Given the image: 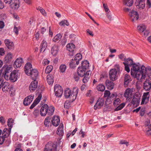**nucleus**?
I'll use <instances>...</instances> for the list:
<instances>
[{
    "mask_svg": "<svg viewBox=\"0 0 151 151\" xmlns=\"http://www.w3.org/2000/svg\"><path fill=\"white\" fill-rule=\"evenodd\" d=\"M146 68L143 65L141 67L139 63H134L131 67V75L134 78H136L139 81H142L146 77L147 71L148 68Z\"/></svg>",
    "mask_w": 151,
    "mask_h": 151,
    "instance_id": "obj_1",
    "label": "nucleus"
},
{
    "mask_svg": "<svg viewBox=\"0 0 151 151\" xmlns=\"http://www.w3.org/2000/svg\"><path fill=\"white\" fill-rule=\"evenodd\" d=\"M78 92L77 87H74L72 91L69 88H66L64 92V96L67 98H70L72 101L75 100L77 97Z\"/></svg>",
    "mask_w": 151,
    "mask_h": 151,
    "instance_id": "obj_2",
    "label": "nucleus"
},
{
    "mask_svg": "<svg viewBox=\"0 0 151 151\" xmlns=\"http://www.w3.org/2000/svg\"><path fill=\"white\" fill-rule=\"evenodd\" d=\"M147 71L146 77L144 80H146L143 83V88L147 91L150 90L151 88V84L150 82L151 80V67H149Z\"/></svg>",
    "mask_w": 151,
    "mask_h": 151,
    "instance_id": "obj_3",
    "label": "nucleus"
},
{
    "mask_svg": "<svg viewBox=\"0 0 151 151\" xmlns=\"http://www.w3.org/2000/svg\"><path fill=\"white\" fill-rule=\"evenodd\" d=\"M133 60L130 58H128L125 60L123 63L125 67V69L127 72L129 73L130 71L129 67H131L134 63Z\"/></svg>",
    "mask_w": 151,
    "mask_h": 151,
    "instance_id": "obj_4",
    "label": "nucleus"
},
{
    "mask_svg": "<svg viewBox=\"0 0 151 151\" xmlns=\"http://www.w3.org/2000/svg\"><path fill=\"white\" fill-rule=\"evenodd\" d=\"M146 26L143 24H141L137 27V30L139 32L143 33V36L146 37L148 35L149 31L146 29Z\"/></svg>",
    "mask_w": 151,
    "mask_h": 151,
    "instance_id": "obj_5",
    "label": "nucleus"
},
{
    "mask_svg": "<svg viewBox=\"0 0 151 151\" xmlns=\"http://www.w3.org/2000/svg\"><path fill=\"white\" fill-rule=\"evenodd\" d=\"M133 90V88H128L125 90L124 93V96L126 98V102H129L131 101L132 97Z\"/></svg>",
    "mask_w": 151,
    "mask_h": 151,
    "instance_id": "obj_6",
    "label": "nucleus"
},
{
    "mask_svg": "<svg viewBox=\"0 0 151 151\" xmlns=\"http://www.w3.org/2000/svg\"><path fill=\"white\" fill-rule=\"evenodd\" d=\"M57 146L56 144L49 142L45 145L44 151H57Z\"/></svg>",
    "mask_w": 151,
    "mask_h": 151,
    "instance_id": "obj_7",
    "label": "nucleus"
},
{
    "mask_svg": "<svg viewBox=\"0 0 151 151\" xmlns=\"http://www.w3.org/2000/svg\"><path fill=\"white\" fill-rule=\"evenodd\" d=\"M1 87L3 92L8 91L10 88L9 84L6 81L4 82L3 79L0 78V89Z\"/></svg>",
    "mask_w": 151,
    "mask_h": 151,
    "instance_id": "obj_8",
    "label": "nucleus"
},
{
    "mask_svg": "<svg viewBox=\"0 0 151 151\" xmlns=\"http://www.w3.org/2000/svg\"><path fill=\"white\" fill-rule=\"evenodd\" d=\"M117 71L115 69H111L109 71V78L111 81H114L118 79Z\"/></svg>",
    "mask_w": 151,
    "mask_h": 151,
    "instance_id": "obj_9",
    "label": "nucleus"
},
{
    "mask_svg": "<svg viewBox=\"0 0 151 151\" xmlns=\"http://www.w3.org/2000/svg\"><path fill=\"white\" fill-rule=\"evenodd\" d=\"M129 15L130 19L133 22H135L139 18V14L136 11L132 10L129 12Z\"/></svg>",
    "mask_w": 151,
    "mask_h": 151,
    "instance_id": "obj_10",
    "label": "nucleus"
},
{
    "mask_svg": "<svg viewBox=\"0 0 151 151\" xmlns=\"http://www.w3.org/2000/svg\"><path fill=\"white\" fill-rule=\"evenodd\" d=\"M54 91L56 96L60 97L63 93V88L59 85L56 84L54 87Z\"/></svg>",
    "mask_w": 151,
    "mask_h": 151,
    "instance_id": "obj_11",
    "label": "nucleus"
},
{
    "mask_svg": "<svg viewBox=\"0 0 151 151\" xmlns=\"http://www.w3.org/2000/svg\"><path fill=\"white\" fill-rule=\"evenodd\" d=\"M23 63V61L22 58H18L16 60L14 63V67L15 68H20L21 66Z\"/></svg>",
    "mask_w": 151,
    "mask_h": 151,
    "instance_id": "obj_12",
    "label": "nucleus"
},
{
    "mask_svg": "<svg viewBox=\"0 0 151 151\" xmlns=\"http://www.w3.org/2000/svg\"><path fill=\"white\" fill-rule=\"evenodd\" d=\"M34 97V95H30L26 97L24 100L23 103L24 105H29L32 101Z\"/></svg>",
    "mask_w": 151,
    "mask_h": 151,
    "instance_id": "obj_13",
    "label": "nucleus"
},
{
    "mask_svg": "<svg viewBox=\"0 0 151 151\" xmlns=\"http://www.w3.org/2000/svg\"><path fill=\"white\" fill-rule=\"evenodd\" d=\"M18 70H14L10 74V80L12 81V82H15L17 81L18 77Z\"/></svg>",
    "mask_w": 151,
    "mask_h": 151,
    "instance_id": "obj_14",
    "label": "nucleus"
},
{
    "mask_svg": "<svg viewBox=\"0 0 151 151\" xmlns=\"http://www.w3.org/2000/svg\"><path fill=\"white\" fill-rule=\"evenodd\" d=\"M145 0H136L135 4L137 7L139 9H143L145 7Z\"/></svg>",
    "mask_w": 151,
    "mask_h": 151,
    "instance_id": "obj_15",
    "label": "nucleus"
},
{
    "mask_svg": "<svg viewBox=\"0 0 151 151\" xmlns=\"http://www.w3.org/2000/svg\"><path fill=\"white\" fill-rule=\"evenodd\" d=\"M149 97L148 92L144 93L142 96L141 105L146 104L149 101Z\"/></svg>",
    "mask_w": 151,
    "mask_h": 151,
    "instance_id": "obj_16",
    "label": "nucleus"
},
{
    "mask_svg": "<svg viewBox=\"0 0 151 151\" xmlns=\"http://www.w3.org/2000/svg\"><path fill=\"white\" fill-rule=\"evenodd\" d=\"M19 0H13L10 4V7L14 10L17 9L19 6Z\"/></svg>",
    "mask_w": 151,
    "mask_h": 151,
    "instance_id": "obj_17",
    "label": "nucleus"
},
{
    "mask_svg": "<svg viewBox=\"0 0 151 151\" xmlns=\"http://www.w3.org/2000/svg\"><path fill=\"white\" fill-rule=\"evenodd\" d=\"M104 103V100L102 98H99L95 105L94 108L95 109H100L103 106Z\"/></svg>",
    "mask_w": 151,
    "mask_h": 151,
    "instance_id": "obj_18",
    "label": "nucleus"
},
{
    "mask_svg": "<svg viewBox=\"0 0 151 151\" xmlns=\"http://www.w3.org/2000/svg\"><path fill=\"white\" fill-rule=\"evenodd\" d=\"M48 109V106L45 104L43 105L40 109V114L42 116H44L47 113V109Z\"/></svg>",
    "mask_w": 151,
    "mask_h": 151,
    "instance_id": "obj_19",
    "label": "nucleus"
},
{
    "mask_svg": "<svg viewBox=\"0 0 151 151\" xmlns=\"http://www.w3.org/2000/svg\"><path fill=\"white\" fill-rule=\"evenodd\" d=\"M33 69L32 68L31 64L28 63L26 64L24 67V71L27 75H30L29 72H31V70Z\"/></svg>",
    "mask_w": 151,
    "mask_h": 151,
    "instance_id": "obj_20",
    "label": "nucleus"
},
{
    "mask_svg": "<svg viewBox=\"0 0 151 151\" xmlns=\"http://www.w3.org/2000/svg\"><path fill=\"white\" fill-rule=\"evenodd\" d=\"M37 81L36 80L32 82L29 86V89L30 91H33L36 89L37 86Z\"/></svg>",
    "mask_w": 151,
    "mask_h": 151,
    "instance_id": "obj_21",
    "label": "nucleus"
},
{
    "mask_svg": "<svg viewBox=\"0 0 151 151\" xmlns=\"http://www.w3.org/2000/svg\"><path fill=\"white\" fill-rule=\"evenodd\" d=\"M4 42L7 47L9 49H13L14 47V45L11 41L9 39H6L4 40Z\"/></svg>",
    "mask_w": 151,
    "mask_h": 151,
    "instance_id": "obj_22",
    "label": "nucleus"
},
{
    "mask_svg": "<svg viewBox=\"0 0 151 151\" xmlns=\"http://www.w3.org/2000/svg\"><path fill=\"white\" fill-rule=\"evenodd\" d=\"M42 97V94L41 93L39 94L37 98L34 101L33 104L30 106V108L31 109H32L36 105L38 104L40 101Z\"/></svg>",
    "mask_w": 151,
    "mask_h": 151,
    "instance_id": "obj_23",
    "label": "nucleus"
},
{
    "mask_svg": "<svg viewBox=\"0 0 151 151\" xmlns=\"http://www.w3.org/2000/svg\"><path fill=\"white\" fill-rule=\"evenodd\" d=\"M52 124L55 126H57L60 122V119L59 117L58 116H54L53 117L51 121Z\"/></svg>",
    "mask_w": 151,
    "mask_h": 151,
    "instance_id": "obj_24",
    "label": "nucleus"
},
{
    "mask_svg": "<svg viewBox=\"0 0 151 151\" xmlns=\"http://www.w3.org/2000/svg\"><path fill=\"white\" fill-rule=\"evenodd\" d=\"M30 75H27L30 76L33 80H36L38 74V73L37 70L35 69H32L31 72H29Z\"/></svg>",
    "mask_w": 151,
    "mask_h": 151,
    "instance_id": "obj_25",
    "label": "nucleus"
},
{
    "mask_svg": "<svg viewBox=\"0 0 151 151\" xmlns=\"http://www.w3.org/2000/svg\"><path fill=\"white\" fill-rule=\"evenodd\" d=\"M105 84L107 88L109 90H112L114 86V83L109 79H107L105 81Z\"/></svg>",
    "mask_w": 151,
    "mask_h": 151,
    "instance_id": "obj_26",
    "label": "nucleus"
},
{
    "mask_svg": "<svg viewBox=\"0 0 151 151\" xmlns=\"http://www.w3.org/2000/svg\"><path fill=\"white\" fill-rule=\"evenodd\" d=\"M86 70L81 67H79L77 69L78 74L79 76L83 77L86 75Z\"/></svg>",
    "mask_w": 151,
    "mask_h": 151,
    "instance_id": "obj_27",
    "label": "nucleus"
},
{
    "mask_svg": "<svg viewBox=\"0 0 151 151\" xmlns=\"http://www.w3.org/2000/svg\"><path fill=\"white\" fill-rule=\"evenodd\" d=\"M140 96L139 95L137 96V94L135 95L131 101V103L133 104H139L140 101Z\"/></svg>",
    "mask_w": 151,
    "mask_h": 151,
    "instance_id": "obj_28",
    "label": "nucleus"
},
{
    "mask_svg": "<svg viewBox=\"0 0 151 151\" xmlns=\"http://www.w3.org/2000/svg\"><path fill=\"white\" fill-rule=\"evenodd\" d=\"M58 47L57 45H53L51 49V53L53 56L57 55L58 51Z\"/></svg>",
    "mask_w": 151,
    "mask_h": 151,
    "instance_id": "obj_29",
    "label": "nucleus"
},
{
    "mask_svg": "<svg viewBox=\"0 0 151 151\" xmlns=\"http://www.w3.org/2000/svg\"><path fill=\"white\" fill-rule=\"evenodd\" d=\"M12 65H6L3 66L2 70L4 71L5 73H8L9 72L12 70Z\"/></svg>",
    "mask_w": 151,
    "mask_h": 151,
    "instance_id": "obj_30",
    "label": "nucleus"
},
{
    "mask_svg": "<svg viewBox=\"0 0 151 151\" xmlns=\"http://www.w3.org/2000/svg\"><path fill=\"white\" fill-rule=\"evenodd\" d=\"M91 73V72L90 70H88L86 72V75L84 76V77L83 80L84 83H87L88 81Z\"/></svg>",
    "mask_w": 151,
    "mask_h": 151,
    "instance_id": "obj_31",
    "label": "nucleus"
},
{
    "mask_svg": "<svg viewBox=\"0 0 151 151\" xmlns=\"http://www.w3.org/2000/svg\"><path fill=\"white\" fill-rule=\"evenodd\" d=\"M57 133L59 136H62L63 134V124L61 123L59 126L57 131Z\"/></svg>",
    "mask_w": 151,
    "mask_h": 151,
    "instance_id": "obj_32",
    "label": "nucleus"
},
{
    "mask_svg": "<svg viewBox=\"0 0 151 151\" xmlns=\"http://www.w3.org/2000/svg\"><path fill=\"white\" fill-rule=\"evenodd\" d=\"M11 131V129H9L6 128L4 129L2 132V137L5 139L8 137L10 134Z\"/></svg>",
    "mask_w": 151,
    "mask_h": 151,
    "instance_id": "obj_33",
    "label": "nucleus"
},
{
    "mask_svg": "<svg viewBox=\"0 0 151 151\" xmlns=\"http://www.w3.org/2000/svg\"><path fill=\"white\" fill-rule=\"evenodd\" d=\"M132 81V79L130 76L128 74L125 75L124 79V85L127 86L129 83Z\"/></svg>",
    "mask_w": 151,
    "mask_h": 151,
    "instance_id": "obj_34",
    "label": "nucleus"
},
{
    "mask_svg": "<svg viewBox=\"0 0 151 151\" xmlns=\"http://www.w3.org/2000/svg\"><path fill=\"white\" fill-rule=\"evenodd\" d=\"M117 96V94L116 93H113L112 94L107 98L106 100V102H108V104L111 103L112 101L114 100L115 98H116Z\"/></svg>",
    "mask_w": 151,
    "mask_h": 151,
    "instance_id": "obj_35",
    "label": "nucleus"
},
{
    "mask_svg": "<svg viewBox=\"0 0 151 151\" xmlns=\"http://www.w3.org/2000/svg\"><path fill=\"white\" fill-rule=\"evenodd\" d=\"M47 47V43L45 40H43L42 41L40 45V51L44 52Z\"/></svg>",
    "mask_w": 151,
    "mask_h": 151,
    "instance_id": "obj_36",
    "label": "nucleus"
},
{
    "mask_svg": "<svg viewBox=\"0 0 151 151\" xmlns=\"http://www.w3.org/2000/svg\"><path fill=\"white\" fill-rule=\"evenodd\" d=\"M82 58V56L80 53H78L76 54L74 58V60L76 61V64L77 65H78L79 63V61L81 60Z\"/></svg>",
    "mask_w": 151,
    "mask_h": 151,
    "instance_id": "obj_37",
    "label": "nucleus"
},
{
    "mask_svg": "<svg viewBox=\"0 0 151 151\" xmlns=\"http://www.w3.org/2000/svg\"><path fill=\"white\" fill-rule=\"evenodd\" d=\"M55 111V108L53 106H48L47 109V114L49 115H52L54 113Z\"/></svg>",
    "mask_w": 151,
    "mask_h": 151,
    "instance_id": "obj_38",
    "label": "nucleus"
},
{
    "mask_svg": "<svg viewBox=\"0 0 151 151\" xmlns=\"http://www.w3.org/2000/svg\"><path fill=\"white\" fill-rule=\"evenodd\" d=\"M67 50L70 52H73L75 48V45L73 43H69L66 45Z\"/></svg>",
    "mask_w": 151,
    "mask_h": 151,
    "instance_id": "obj_39",
    "label": "nucleus"
},
{
    "mask_svg": "<svg viewBox=\"0 0 151 151\" xmlns=\"http://www.w3.org/2000/svg\"><path fill=\"white\" fill-rule=\"evenodd\" d=\"M47 80L49 85L52 84L54 82L53 77L52 75L50 74H48L47 76Z\"/></svg>",
    "mask_w": 151,
    "mask_h": 151,
    "instance_id": "obj_40",
    "label": "nucleus"
},
{
    "mask_svg": "<svg viewBox=\"0 0 151 151\" xmlns=\"http://www.w3.org/2000/svg\"><path fill=\"white\" fill-rule=\"evenodd\" d=\"M89 64L87 60H85L83 61L81 63V67L84 69L87 70L89 68Z\"/></svg>",
    "mask_w": 151,
    "mask_h": 151,
    "instance_id": "obj_41",
    "label": "nucleus"
},
{
    "mask_svg": "<svg viewBox=\"0 0 151 151\" xmlns=\"http://www.w3.org/2000/svg\"><path fill=\"white\" fill-rule=\"evenodd\" d=\"M123 4L127 6H132L133 3V0H123Z\"/></svg>",
    "mask_w": 151,
    "mask_h": 151,
    "instance_id": "obj_42",
    "label": "nucleus"
},
{
    "mask_svg": "<svg viewBox=\"0 0 151 151\" xmlns=\"http://www.w3.org/2000/svg\"><path fill=\"white\" fill-rule=\"evenodd\" d=\"M62 37V35L60 34H58L53 37L52 40L55 42L59 41L60 40Z\"/></svg>",
    "mask_w": 151,
    "mask_h": 151,
    "instance_id": "obj_43",
    "label": "nucleus"
},
{
    "mask_svg": "<svg viewBox=\"0 0 151 151\" xmlns=\"http://www.w3.org/2000/svg\"><path fill=\"white\" fill-rule=\"evenodd\" d=\"M66 68L67 66L65 64H61L59 67V72L61 73H64L65 72Z\"/></svg>",
    "mask_w": 151,
    "mask_h": 151,
    "instance_id": "obj_44",
    "label": "nucleus"
},
{
    "mask_svg": "<svg viewBox=\"0 0 151 151\" xmlns=\"http://www.w3.org/2000/svg\"><path fill=\"white\" fill-rule=\"evenodd\" d=\"M121 102V101L119 98H116L114 99L113 105L115 106H116L120 104Z\"/></svg>",
    "mask_w": 151,
    "mask_h": 151,
    "instance_id": "obj_45",
    "label": "nucleus"
},
{
    "mask_svg": "<svg viewBox=\"0 0 151 151\" xmlns=\"http://www.w3.org/2000/svg\"><path fill=\"white\" fill-rule=\"evenodd\" d=\"M12 57V55L11 53H9L6 55L5 58V60L6 62L10 61L11 60Z\"/></svg>",
    "mask_w": 151,
    "mask_h": 151,
    "instance_id": "obj_46",
    "label": "nucleus"
},
{
    "mask_svg": "<svg viewBox=\"0 0 151 151\" xmlns=\"http://www.w3.org/2000/svg\"><path fill=\"white\" fill-rule=\"evenodd\" d=\"M125 104L126 103H122L115 109L114 111H117L121 110L125 106Z\"/></svg>",
    "mask_w": 151,
    "mask_h": 151,
    "instance_id": "obj_47",
    "label": "nucleus"
},
{
    "mask_svg": "<svg viewBox=\"0 0 151 151\" xmlns=\"http://www.w3.org/2000/svg\"><path fill=\"white\" fill-rule=\"evenodd\" d=\"M97 89L99 91H103L105 89V87L102 84H99L97 86Z\"/></svg>",
    "mask_w": 151,
    "mask_h": 151,
    "instance_id": "obj_48",
    "label": "nucleus"
},
{
    "mask_svg": "<svg viewBox=\"0 0 151 151\" xmlns=\"http://www.w3.org/2000/svg\"><path fill=\"white\" fill-rule=\"evenodd\" d=\"M69 23L68 21L66 20H64L62 21L59 23V24L61 26H65L66 25L68 26L69 25Z\"/></svg>",
    "mask_w": 151,
    "mask_h": 151,
    "instance_id": "obj_49",
    "label": "nucleus"
},
{
    "mask_svg": "<svg viewBox=\"0 0 151 151\" xmlns=\"http://www.w3.org/2000/svg\"><path fill=\"white\" fill-rule=\"evenodd\" d=\"M52 68V66L51 65L47 66L45 70V73L47 74L49 73L51 71Z\"/></svg>",
    "mask_w": 151,
    "mask_h": 151,
    "instance_id": "obj_50",
    "label": "nucleus"
},
{
    "mask_svg": "<svg viewBox=\"0 0 151 151\" xmlns=\"http://www.w3.org/2000/svg\"><path fill=\"white\" fill-rule=\"evenodd\" d=\"M51 124L50 118L47 117L45 119L44 122V124L46 127H48Z\"/></svg>",
    "mask_w": 151,
    "mask_h": 151,
    "instance_id": "obj_51",
    "label": "nucleus"
},
{
    "mask_svg": "<svg viewBox=\"0 0 151 151\" xmlns=\"http://www.w3.org/2000/svg\"><path fill=\"white\" fill-rule=\"evenodd\" d=\"M13 123L12 120V119H9L7 121V125L10 127L9 129H11L12 127Z\"/></svg>",
    "mask_w": 151,
    "mask_h": 151,
    "instance_id": "obj_52",
    "label": "nucleus"
},
{
    "mask_svg": "<svg viewBox=\"0 0 151 151\" xmlns=\"http://www.w3.org/2000/svg\"><path fill=\"white\" fill-rule=\"evenodd\" d=\"M37 10H39L41 13L44 16H46V13L45 12L44 9L42 8L39 7L37 9Z\"/></svg>",
    "mask_w": 151,
    "mask_h": 151,
    "instance_id": "obj_53",
    "label": "nucleus"
},
{
    "mask_svg": "<svg viewBox=\"0 0 151 151\" xmlns=\"http://www.w3.org/2000/svg\"><path fill=\"white\" fill-rule=\"evenodd\" d=\"M119 58L122 60L125 61V60L127 58L125 55L123 54L122 53L118 55Z\"/></svg>",
    "mask_w": 151,
    "mask_h": 151,
    "instance_id": "obj_54",
    "label": "nucleus"
},
{
    "mask_svg": "<svg viewBox=\"0 0 151 151\" xmlns=\"http://www.w3.org/2000/svg\"><path fill=\"white\" fill-rule=\"evenodd\" d=\"M64 107L66 109H68L70 107V102L69 101H66L64 104Z\"/></svg>",
    "mask_w": 151,
    "mask_h": 151,
    "instance_id": "obj_55",
    "label": "nucleus"
},
{
    "mask_svg": "<svg viewBox=\"0 0 151 151\" xmlns=\"http://www.w3.org/2000/svg\"><path fill=\"white\" fill-rule=\"evenodd\" d=\"M146 133L148 135H151V124L149 125L148 128L147 130Z\"/></svg>",
    "mask_w": 151,
    "mask_h": 151,
    "instance_id": "obj_56",
    "label": "nucleus"
},
{
    "mask_svg": "<svg viewBox=\"0 0 151 151\" xmlns=\"http://www.w3.org/2000/svg\"><path fill=\"white\" fill-rule=\"evenodd\" d=\"M104 97H109L110 95V92L109 91L106 90L104 91Z\"/></svg>",
    "mask_w": 151,
    "mask_h": 151,
    "instance_id": "obj_57",
    "label": "nucleus"
},
{
    "mask_svg": "<svg viewBox=\"0 0 151 151\" xmlns=\"http://www.w3.org/2000/svg\"><path fill=\"white\" fill-rule=\"evenodd\" d=\"M20 29V27H14V31L16 35H17L18 34V31Z\"/></svg>",
    "mask_w": 151,
    "mask_h": 151,
    "instance_id": "obj_58",
    "label": "nucleus"
},
{
    "mask_svg": "<svg viewBox=\"0 0 151 151\" xmlns=\"http://www.w3.org/2000/svg\"><path fill=\"white\" fill-rule=\"evenodd\" d=\"M107 16L108 18L110 21H111L113 20V18L110 12L107 13Z\"/></svg>",
    "mask_w": 151,
    "mask_h": 151,
    "instance_id": "obj_59",
    "label": "nucleus"
},
{
    "mask_svg": "<svg viewBox=\"0 0 151 151\" xmlns=\"http://www.w3.org/2000/svg\"><path fill=\"white\" fill-rule=\"evenodd\" d=\"M103 6L104 10L106 12L108 13V12H110L109 8L104 3L103 4Z\"/></svg>",
    "mask_w": 151,
    "mask_h": 151,
    "instance_id": "obj_60",
    "label": "nucleus"
},
{
    "mask_svg": "<svg viewBox=\"0 0 151 151\" xmlns=\"http://www.w3.org/2000/svg\"><path fill=\"white\" fill-rule=\"evenodd\" d=\"M114 68H112V69H115L117 71V72L119 71L120 70V66L118 64H116L114 66Z\"/></svg>",
    "mask_w": 151,
    "mask_h": 151,
    "instance_id": "obj_61",
    "label": "nucleus"
},
{
    "mask_svg": "<svg viewBox=\"0 0 151 151\" xmlns=\"http://www.w3.org/2000/svg\"><path fill=\"white\" fill-rule=\"evenodd\" d=\"M146 5L149 8H150L151 7V1L150 0H147Z\"/></svg>",
    "mask_w": 151,
    "mask_h": 151,
    "instance_id": "obj_62",
    "label": "nucleus"
},
{
    "mask_svg": "<svg viewBox=\"0 0 151 151\" xmlns=\"http://www.w3.org/2000/svg\"><path fill=\"white\" fill-rule=\"evenodd\" d=\"M5 54V51L4 48H0V54L1 55H3Z\"/></svg>",
    "mask_w": 151,
    "mask_h": 151,
    "instance_id": "obj_63",
    "label": "nucleus"
},
{
    "mask_svg": "<svg viewBox=\"0 0 151 151\" xmlns=\"http://www.w3.org/2000/svg\"><path fill=\"white\" fill-rule=\"evenodd\" d=\"M49 62V61L47 59H45L43 60L42 63L44 65H46L48 64Z\"/></svg>",
    "mask_w": 151,
    "mask_h": 151,
    "instance_id": "obj_64",
    "label": "nucleus"
}]
</instances>
